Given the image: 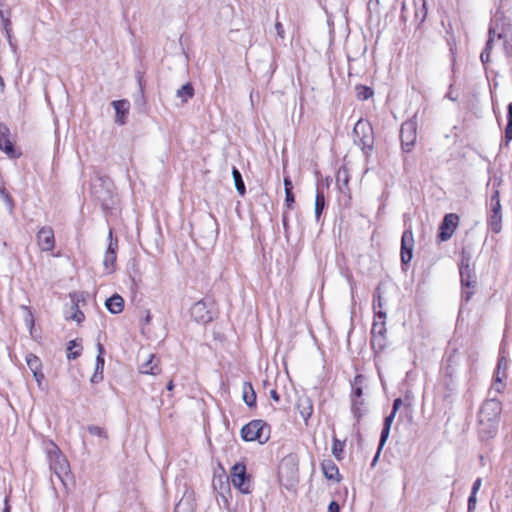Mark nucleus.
I'll list each match as a JSON object with an SVG mask.
<instances>
[{"instance_id":"nucleus-37","label":"nucleus","mask_w":512,"mask_h":512,"mask_svg":"<svg viewBox=\"0 0 512 512\" xmlns=\"http://www.w3.org/2000/svg\"><path fill=\"white\" fill-rule=\"evenodd\" d=\"M506 142L512 141V117H508V123L505 129Z\"/></svg>"},{"instance_id":"nucleus-49","label":"nucleus","mask_w":512,"mask_h":512,"mask_svg":"<svg viewBox=\"0 0 512 512\" xmlns=\"http://www.w3.org/2000/svg\"><path fill=\"white\" fill-rule=\"evenodd\" d=\"M508 117H512V103L508 105Z\"/></svg>"},{"instance_id":"nucleus-39","label":"nucleus","mask_w":512,"mask_h":512,"mask_svg":"<svg viewBox=\"0 0 512 512\" xmlns=\"http://www.w3.org/2000/svg\"><path fill=\"white\" fill-rule=\"evenodd\" d=\"M32 374L38 387H41L44 380V374L42 373V370H38L37 372H33Z\"/></svg>"},{"instance_id":"nucleus-26","label":"nucleus","mask_w":512,"mask_h":512,"mask_svg":"<svg viewBox=\"0 0 512 512\" xmlns=\"http://www.w3.org/2000/svg\"><path fill=\"white\" fill-rule=\"evenodd\" d=\"M355 93L358 100H367L374 95L372 88L364 85H357L355 87Z\"/></svg>"},{"instance_id":"nucleus-25","label":"nucleus","mask_w":512,"mask_h":512,"mask_svg":"<svg viewBox=\"0 0 512 512\" xmlns=\"http://www.w3.org/2000/svg\"><path fill=\"white\" fill-rule=\"evenodd\" d=\"M176 95L183 103H186L194 96V89L190 83H186L177 90Z\"/></svg>"},{"instance_id":"nucleus-29","label":"nucleus","mask_w":512,"mask_h":512,"mask_svg":"<svg viewBox=\"0 0 512 512\" xmlns=\"http://www.w3.org/2000/svg\"><path fill=\"white\" fill-rule=\"evenodd\" d=\"M232 177H233V180L235 183L236 190L238 191V193L240 195H244L245 194V185L242 180V176H241L240 172L236 168H233V170H232Z\"/></svg>"},{"instance_id":"nucleus-23","label":"nucleus","mask_w":512,"mask_h":512,"mask_svg":"<svg viewBox=\"0 0 512 512\" xmlns=\"http://www.w3.org/2000/svg\"><path fill=\"white\" fill-rule=\"evenodd\" d=\"M53 455L55 456L56 461L52 463V466L56 473H67L69 467L67 460L60 454L58 449L54 450Z\"/></svg>"},{"instance_id":"nucleus-6","label":"nucleus","mask_w":512,"mask_h":512,"mask_svg":"<svg viewBox=\"0 0 512 512\" xmlns=\"http://www.w3.org/2000/svg\"><path fill=\"white\" fill-rule=\"evenodd\" d=\"M355 141L362 145V148L370 147L372 142V127L368 121L358 120L353 129Z\"/></svg>"},{"instance_id":"nucleus-31","label":"nucleus","mask_w":512,"mask_h":512,"mask_svg":"<svg viewBox=\"0 0 512 512\" xmlns=\"http://www.w3.org/2000/svg\"><path fill=\"white\" fill-rule=\"evenodd\" d=\"M344 449V443L337 438H334L332 445V454L340 460L342 458V452Z\"/></svg>"},{"instance_id":"nucleus-7","label":"nucleus","mask_w":512,"mask_h":512,"mask_svg":"<svg viewBox=\"0 0 512 512\" xmlns=\"http://www.w3.org/2000/svg\"><path fill=\"white\" fill-rule=\"evenodd\" d=\"M459 225V216L457 214L445 215L440 227L438 239L442 242L449 240Z\"/></svg>"},{"instance_id":"nucleus-1","label":"nucleus","mask_w":512,"mask_h":512,"mask_svg":"<svg viewBox=\"0 0 512 512\" xmlns=\"http://www.w3.org/2000/svg\"><path fill=\"white\" fill-rule=\"evenodd\" d=\"M502 405L491 399L486 401L479 412V434L483 439H490L497 433Z\"/></svg>"},{"instance_id":"nucleus-14","label":"nucleus","mask_w":512,"mask_h":512,"mask_svg":"<svg viewBox=\"0 0 512 512\" xmlns=\"http://www.w3.org/2000/svg\"><path fill=\"white\" fill-rule=\"evenodd\" d=\"M115 110V122L123 125L129 113L130 104L127 100H117L112 102Z\"/></svg>"},{"instance_id":"nucleus-13","label":"nucleus","mask_w":512,"mask_h":512,"mask_svg":"<svg viewBox=\"0 0 512 512\" xmlns=\"http://www.w3.org/2000/svg\"><path fill=\"white\" fill-rule=\"evenodd\" d=\"M97 351H98V354L96 357L94 373L92 374V376L90 378L91 383H94V384L99 383L103 380V371H104V365H105V360L103 357L104 347L102 346L101 343L97 344Z\"/></svg>"},{"instance_id":"nucleus-32","label":"nucleus","mask_w":512,"mask_h":512,"mask_svg":"<svg viewBox=\"0 0 512 512\" xmlns=\"http://www.w3.org/2000/svg\"><path fill=\"white\" fill-rule=\"evenodd\" d=\"M324 205H325L324 196L322 194L318 193L315 198V215H316L317 219L320 217L322 210L324 208Z\"/></svg>"},{"instance_id":"nucleus-15","label":"nucleus","mask_w":512,"mask_h":512,"mask_svg":"<svg viewBox=\"0 0 512 512\" xmlns=\"http://www.w3.org/2000/svg\"><path fill=\"white\" fill-rule=\"evenodd\" d=\"M116 259V249L113 246L112 242H110L103 259V268L105 274H111L115 271Z\"/></svg>"},{"instance_id":"nucleus-51","label":"nucleus","mask_w":512,"mask_h":512,"mask_svg":"<svg viewBox=\"0 0 512 512\" xmlns=\"http://www.w3.org/2000/svg\"><path fill=\"white\" fill-rule=\"evenodd\" d=\"M361 393H362L361 389H360V388H357V389H356V394H357V396H360V395H361Z\"/></svg>"},{"instance_id":"nucleus-20","label":"nucleus","mask_w":512,"mask_h":512,"mask_svg":"<svg viewBox=\"0 0 512 512\" xmlns=\"http://www.w3.org/2000/svg\"><path fill=\"white\" fill-rule=\"evenodd\" d=\"M105 306L110 313L119 314L123 311L124 300L120 295L114 294L113 296L106 300Z\"/></svg>"},{"instance_id":"nucleus-8","label":"nucleus","mask_w":512,"mask_h":512,"mask_svg":"<svg viewBox=\"0 0 512 512\" xmlns=\"http://www.w3.org/2000/svg\"><path fill=\"white\" fill-rule=\"evenodd\" d=\"M414 237L410 230L403 233L401 239V260L403 263L411 261L413 256Z\"/></svg>"},{"instance_id":"nucleus-48","label":"nucleus","mask_w":512,"mask_h":512,"mask_svg":"<svg viewBox=\"0 0 512 512\" xmlns=\"http://www.w3.org/2000/svg\"><path fill=\"white\" fill-rule=\"evenodd\" d=\"M270 395H271V398L274 400V401H278L279 400V396L277 394V392L275 390H272L270 392Z\"/></svg>"},{"instance_id":"nucleus-28","label":"nucleus","mask_w":512,"mask_h":512,"mask_svg":"<svg viewBox=\"0 0 512 512\" xmlns=\"http://www.w3.org/2000/svg\"><path fill=\"white\" fill-rule=\"evenodd\" d=\"M26 363L31 372H37L38 370H42V362L41 360L34 354L26 355Z\"/></svg>"},{"instance_id":"nucleus-17","label":"nucleus","mask_w":512,"mask_h":512,"mask_svg":"<svg viewBox=\"0 0 512 512\" xmlns=\"http://www.w3.org/2000/svg\"><path fill=\"white\" fill-rule=\"evenodd\" d=\"M192 317L198 322H209L212 319V316L203 302H197L193 305L191 309Z\"/></svg>"},{"instance_id":"nucleus-43","label":"nucleus","mask_w":512,"mask_h":512,"mask_svg":"<svg viewBox=\"0 0 512 512\" xmlns=\"http://www.w3.org/2000/svg\"><path fill=\"white\" fill-rule=\"evenodd\" d=\"M327 512H339V505L335 501H332L328 506Z\"/></svg>"},{"instance_id":"nucleus-12","label":"nucleus","mask_w":512,"mask_h":512,"mask_svg":"<svg viewBox=\"0 0 512 512\" xmlns=\"http://www.w3.org/2000/svg\"><path fill=\"white\" fill-rule=\"evenodd\" d=\"M37 241L42 251H51L54 248V234L52 229L43 227L37 234Z\"/></svg>"},{"instance_id":"nucleus-52","label":"nucleus","mask_w":512,"mask_h":512,"mask_svg":"<svg viewBox=\"0 0 512 512\" xmlns=\"http://www.w3.org/2000/svg\"><path fill=\"white\" fill-rule=\"evenodd\" d=\"M0 86L4 87V81H3V78L1 76H0Z\"/></svg>"},{"instance_id":"nucleus-33","label":"nucleus","mask_w":512,"mask_h":512,"mask_svg":"<svg viewBox=\"0 0 512 512\" xmlns=\"http://www.w3.org/2000/svg\"><path fill=\"white\" fill-rule=\"evenodd\" d=\"M492 202V214H501V204H500V197L499 192L496 191L495 194L492 196L491 199Z\"/></svg>"},{"instance_id":"nucleus-24","label":"nucleus","mask_w":512,"mask_h":512,"mask_svg":"<svg viewBox=\"0 0 512 512\" xmlns=\"http://www.w3.org/2000/svg\"><path fill=\"white\" fill-rule=\"evenodd\" d=\"M175 512H194V502L191 496L182 497L175 506Z\"/></svg>"},{"instance_id":"nucleus-5","label":"nucleus","mask_w":512,"mask_h":512,"mask_svg":"<svg viewBox=\"0 0 512 512\" xmlns=\"http://www.w3.org/2000/svg\"><path fill=\"white\" fill-rule=\"evenodd\" d=\"M139 370L143 374L158 375L160 373L159 361L155 355L147 350H142L139 354Z\"/></svg>"},{"instance_id":"nucleus-11","label":"nucleus","mask_w":512,"mask_h":512,"mask_svg":"<svg viewBox=\"0 0 512 512\" xmlns=\"http://www.w3.org/2000/svg\"><path fill=\"white\" fill-rule=\"evenodd\" d=\"M507 368V360L504 358L499 359L497 369L495 372V380L492 386V388L497 392H502L505 387V380L507 378Z\"/></svg>"},{"instance_id":"nucleus-36","label":"nucleus","mask_w":512,"mask_h":512,"mask_svg":"<svg viewBox=\"0 0 512 512\" xmlns=\"http://www.w3.org/2000/svg\"><path fill=\"white\" fill-rule=\"evenodd\" d=\"M0 17L2 19V23H3V27H4V30H5V33H6V36L8 38H10V32H11V29H10V20L8 18H5L4 15H3V12L0 11Z\"/></svg>"},{"instance_id":"nucleus-27","label":"nucleus","mask_w":512,"mask_h":512,"mask_svg":"<svg viewBox=\"0 0 512 512\" xmlns=\"http://www.w3.org/2000/svg\"><path fill=\"white\" fill-rule=\"evenodd\" d=\"M82 352V346L76 340H72L69 342L67 347V357L69 359L77 358Z\"/></svg>"},{"instance_id":"nucleus-22","label":"nucleus","mask_w":512,"mask_h":512,"mask_svg":"<svg viewBox=\"0 0 512 512\" xmlns=\"http://www.w3.org/2000/svg\"><path fill=\"white\" fill-rule=\"evenodd\" d=\"M242 399L249 406L252 407L256 402V394L250 383H244L242 386Z\"/></svg>"},{"instance_id":"nucleus-53","label":"nucleus","mask_w":512,"mask_h":512,"mask_svg":"<svg viewBox=\"0 0 512 512\" xmlns=\"http://www.w3.org/2000/svg\"><path fill=\"white\" fill-rule=\"evenodd\" d=\"M3 512H10V511H9V507H8L7 505H6V507H5V509H4V511H3Z\"/></svg>"},{"instance_id":"nucleus-10","label":"nucleus","mask_w":512,"mask_h":512,"mask_svg":"<svg viewBox=\"0 0 512 512\" xmlns=\"http://www.w3.org/2000/svg\"><path fill=\"white\" fill-rule=\"evenodd\" d=\"M402 145L406 151H410L416 141V127L413 122H406L401 129Z\"/></svg>"},{"instance_id":"nucleus-47","label":"nucleus","mask_w":512,"mask_h":512,"mask_svg":"<svg viewBox=\"0 0 512 512\" xmlns=\"http://www.w3.org/2000/svg\"><path fill=\"white\" fill-rule=\"evenodd\" d=\"M422 1V18H421V21H424L425 17H426V2L425 0H421Z\"/></svg>"},{"instance_id":"nucleus-45","label":"nucleus","mask_w":512,"mask_h":512,"mask_svg":"<svg viewBox=\"0 0 512 512\" xmlns=\"http://www.w3.org/2000/svg\"><path fill=\"white\" fill-rule=\"evenodd\" d=\"M284 187H285V191H292V182L289 178H285L284 179Z\"/></svg>"},{"instance_id":"nucleus-38","label":"nucleus","mask_w":512,"mask_h":512,"mask_svg":"<svg viewBox=\"0 0 512 512\" xmlns=\"http://www.w3.org/2000/svg\"><path fill=\"white\" fill-rule=\"evenodd\" d=\"M295 201L292 191H285V205L288 209L292 208Z\"/></svg>"},{"instance_id":"nucleus-40","label":"nucleus","mask_w":512,"mask_h":512,"mask_svg":"<svg viewBox=\"0 0 512 512\" xmlns=\"http://www.w3.org/2000/svg\"><path fill=\"white\" fill-rule=\"evenodd\" d=\"M476 495L477 494H472L471 493V495H470V497L468 499V510L469 511H472L476 507V503H477Z\"/></svg>"},{"instance_id":"nucleus-21","label":"nucleus","mask_w":512,"mask_h":512,"mask_svg":"<svg viewBox=\"0 0 512 512\" xmlns=\"http://www.w3.org/2000/svg\"><path fill=\"white\" fill-rule=\"evenodd\" d=\"M395 416H396V414L391 412V414L385 418L384 427H383L380 442H379L378 452L383 448V446L385 445V443L389 437L390 429H391V426H392Z\"/></svg>"},{"instance_id":"nucleus-41","label":"nucleus","mask_w":512,"mask_h":512,"mask_svg":"<svg viewBox=\"0 0 512 512\" xmlns=\"http://www.w3.org/2000/svg\"><path fill=\"white\" fill-rule=\"evenodd\" d=\"M481 486H482V479L481 478H477L475 480V482L473 483L472 494H477L478 491L480 490Z\"/></svg>"},{"instance_id":"nucleus-16","label":"nucleus","mask_w":512,"mask_h":512,"mask_svg":"<svg viewBox=\"0 0 512 512\" xmlns=\"http://www.w3.org/2000/svg\"><path fill=\"white\" fill-rule=\"evenodd\" d=\"M322 472L329 481L340 482L341 476L336 464L331 460H324L321 464Z\"/></svg>"},{"instance_id":"nucleus-9","label":"nucleus","mask_w":512,"mask_h":512,"mask_svg":"<svg viewBox=\"0 0 512 512\" xmlns=\"http://www.w3.org/2000/svg\"><path fill=\"white\" fill-rule=\"evenodd\" d=\"M0 150L9 158H18L21 155L6 129L0 130Z\"/></svg>"},{"instance_id":"nucleus-35","label":"nucleus","mask_w":512,"mask_h":512,"mask_svg":"<svg viewBox=\"0 0 512 512\" xmlns=\"http://www.w3.org/2000/svg\"><path fill=\"white\" fill-rule=\"evenodd\" d=\"M88 432L94 436L106 437L105 431L101 427H98V426H89Z\"/></svg>"},{"instance_id":"nucleus-50","label":"nucleus","mask_w":512,"mask_h":512,"mask_svg":"<svg viewBox=\"0 0 512 512\" xmlns=\"http://www.w3.org/2000/svg\"><path fill=\"white\" fill-rule=\"evenodd\" d=\"M167 389L168 390H172L173 389V383L172 382H169L168 385H167Z\"/></svg>"},{"instance_id":"nucleus-30","label":"nucleus","mask_w":512,"mask_h":512,"mask_svg":"<svg viewBox=\"0 0 512 512\" xmlns=\"http://www.w3.org/2000/svg\"><path fill=\"white\" fill-rule=\"evenodd\" d=\"M501 222H502V215L501 214H491L489 225L491 230L494 233H499L501 231Z\"/></svg>"},{"instance_id":"nucleus-46","label":"nucleus","mask_w":512,"mask_h":512,"mask_svg":"<svg viewBox=\"0 0 512 512\" xmlns=\"http://www.w3.org/2000/svg\"><path fill=\"white\" fill-rule=\"evenodd\" d=\"M463 296L466 301H469L473 296V291L472 290L464 291Z\"/></svg>"},{"instance_id":"nucleus-44","label":"nucleus","mask_w":512,"mask_h":512,"mask_svg":"<svg viewBox=\"0 0 512 512\" xmlns=\"http://www.w3.org/2000/svg\"><path fill=\"white\" fill-rule=\"evenodd\" d=\"M401 404H402V400H401L400 398H397V399L394 401V403H393V410H392V412H393L394 414H396V413H397V411L399 410V408H400Z\"/></svg>"},{"instance_id":"nucleus-3","label":"nucleus","mask_w":512,"mask_h":512,"mask_svg":"<svg viewBox=\"0 0 512 512\" xmlns=\"http://www.w3.org/2000/svg\"><path fill=\"white\" fill-rule=\"evenodd\" d=\"M270 427L263 420H252L242 427L241 437L246 442L265 444L270 439Z\"/></svg>"},{"instance_id":"nucleus-2","label":"nucleus","mask_w":512,"mask_h":512,"mask_svg":"<svg viewBox=\"0 0 512 512\" xmlns=\"http://www.w3.org/2000/svg\"><path fill=\"white\" fill-rule=\"evenodd\" d=\"M499 44L503 47V53L506 56L511 55V48L509 47V40L506 33L499 32V23L495 22L493 26L489 29V38L486 44L485 50L481 53V61L483 63L490 61V54L494 48H497V52H499Z\"/></svg>"},{"instance_id":"nucleus-4","label":"nucleus","mask_w":512,"mask_h":512,"mask_svg":"<svg viewBox=\"0 0 512 512\" xmlns=\"http://www.w3.org/2000/svg\"><path fill=\"white\" fill-rule=\"evenodd\" d=\"M232 486L242 494H250L253 484L252 477L247 473L246 464L242 461L235 463L229 472Z\"/></svg>"},{"instance_id":"nucleus-19","label":"nucleus","mask_w":512,"mask_h":512,"mask_svg":"<svg viewBox=\"0 0 512 512\" xmlns=\"http://www.w3.org/2000/svg\"><path fill=\"white\" fill-rule=\"evenodd\" d=\"M297 409L305 422L311 417L313 413V405L309 398L301 397L297 401Z\"/></svg>"},{"instance_id":"nucleus-18","label":"nucleus","mask_w":512,"mask_h":512,"mask_svg":"<svg viewBox=\"0 0 512 512\" xmlns=\"http://www.w3.org/2000/svg\"><path fill=\"white\" fill-rule=\"evenodd\" d=\"M64 317L67 321H73L78 325L81 324L84 319V313L79 309L78 305L72 303L69 307L66 308L64 312Z\"/></svg>"},{"instance_id":"nucleus-34","label":"nucleus","mask_w":512,"mask_h":512,"mask_svg":"<svg viewBox=\"0 0 512 512\" xmlns=\"http://www.w3.org/2000/svg\"><path fill=\"white\" fill-rule=\"evenodd\" d=\"M0 198L7 204L9 207V210H12L13 204H12V198L11 196L5 191L4 187L0 185Z\"/></svg>"},{"instance_id":"nucleus-42","label":"nucleus","mask_w":512,"mask_h":512,"mask_svg":"<svg viewBox=\"0 0 512 512\" xmlns=\"http://www.w3.org/2000/svg\"><path fill=\"white\" fill-rule=\"evenodd\" d=\"M461 278H462V284L467 287H470L474 283V281L470 279L469 275L467 276V278H465L463 271L461 272Z\"/></svg>"}]
</instances>
